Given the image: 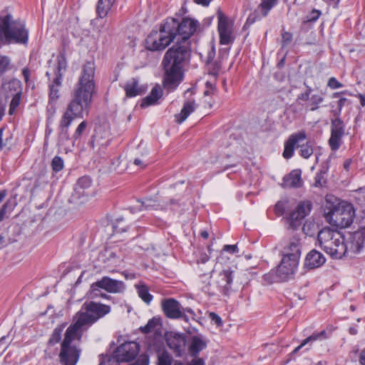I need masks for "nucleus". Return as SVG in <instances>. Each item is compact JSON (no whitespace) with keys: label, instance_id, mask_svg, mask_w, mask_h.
I'll use <instances>...</instances> for the list:
<instances>
[{"label":"nucleus","instance_id":"1","mask_svg":"<svg viewBox=\"0 0 365 365\" xmlns=\"http://www.w3.org/2000/svg\"><path fill=\"white\" fill-rule=\"evenodd\" d=\"M166 21L175 42L165 51L162 59V84L166 91L173 92L184 79V68L190 63L192 53L191 38L201 31V25L192 17L167 18Z\"/></svg>","mask_w":365,"mask_h":365},{"label":"nucleus","instance_id":"2","mask_svg":"<svg viewBox=\"0 0 365 365\" xmlns=\"http://www.w3.org/2000/svg\"><path fill=\"white\" fill-rule=\"evenodd\" d=\"M83 308L86 312H78L73 318V324H70V365L77 364L81 353V349L73 345V341L77 340L80 342L83 331L111 310L109 305L92 301L86 302Z\"/></svg>","mask_w":365,"mask_h":365},{"label":"nucleus","instance_id":"3","mask_svg":"<svg viewBox=\"0 0 365 365\" xmlns=\"http://www.w3.org/2000/svg\"><path fill=\"white\" fill-rule=\"evenodd\" d=\"M95 64L92 61H87L82 68L73 92L72 100L70 101V113L78 118L83 117V112L88 114L89 108L96 93Z\"/></svg>","mask_w":365,"mask_h":365},{"label":"nucleus","instance_id":"4","mask_svg":"<svg viewBox=\"0 0 365 365\" xmlns=\"http://www.w3.org/2000/svg\"><path fill=\"white\" fill-rule=\"evenodd\" d=\"M324 215L326 221L336 227H349L355 217L354 205L339 200L333 195H327L324 206Z\"/></svg>","mask_w":365,"mask_h":365},{"label":"nucleus","instance_id":"5","mask_svg":"<svg viewBox=\"0 0 365 365\" xmlns=\"http://www.w3.org/2000/svg\"><path fill=\"white\" fill-rule=\"evenodd\" d=\"M29 30L21 19L14 20L12 15L0 16V43L3 44H26Z\"/></svg>","mask_w":365,"mask_h":365},{"label":"nucleus","instance_id":"6","mask_svg":"<svg viewBox=\"0 0 365 365\" xmlns=\"http://www.w3.org/2000/svg\"><path fill=\"white\" fill-rule=\"evenodd\" d=\"M174 42L175 36L165 19L160 24L158 30H153L148 35L145 40V48L152 52H161Z\"/></svg>","mask_w":365,"mask_h":365},{"label":"nucleus","instance_id":"7","mask_svg":"<svg viewBox=\"0 0 365 365\" xmlns=\"http://www.w3.org/2000/svg\"><path fill=\"white\" fill-rule=\"evenodd\" d=\"M299 263L294 260L282 257L280 263L263 275L267 284L286 282L294 279L298 269Z\"/></svg>","mask_w":365,"mask_h":365},{"label":"nucleus","instance_id":"8","mask_svg":"<svg viewBox=\"0 0 365 365\" xmlns=\"http://www.w3.org/2000/svg\"><path fill=\"white\" fill-rule=\"evenodd\" d=\"M66 53L63 51L58 56V66L56 77L49 85V101L51 102L57 101L60 96L59 88L61 86L62 76L66 71Z\"/></svg>","mask_w":365,"mask_h":365},{"label":"nucleus","instance_id":"9","mask_svg":"<svg viewBox=\"0 0 365 365\" xmlns=\"http://www.w3.org/2000/svg\"><path fill=\"white\" fill-rule=\"evenodd\" d=\"M345 135V124L341 117L331 119L330 137L328 144L332 151H337L343 143Z\"/></svg>","mask_w":365,"mask_h":365},{"label":"nucleus","instance_id":"10","mask_svg":"<svg viewBox=\"0 0 365 365\" xmlns=\"http://www.w3.org/2000/svg\"><path fill=\"white\" fill-rule=\"evenodd\" d=\"M217 16L220 44L228 45L232 43L235 40L232 36V24L230 22L228 17L220 9L217 10Z\"/></svg>","mask_w":365,"mask_h":365},{"label":"nucleus","instance_id":"11","mask_svg":"<svg viewBox=\"0 0 365 365\" xmlns=\"http://www.w3.org/2000/svg\"><path fill=\"white\" fill-rule=\"evenodd\" d=\"M278 0H262L257 9L251 12L243 25L242 30L246 31L256 21L266 17L271 9L277 4Z\"/></svg>","mask_w":365,"mask_h":365},{"label":"nucleus","instance_id":"12","mask_svg":"<svg viewBox=\"0 0 365 365\" xmlns=\"http://www.w3.org/2000/svg\"><path fill=\"white\" fill-rule=\"evenodd\" d=\"M162 310L165 316L170 319H182L189 322L188 315H184L181 304L174 298H167L162 302Z\"/></svg>","mask_w":365,"mask_h":365},{"label":"nucleus","instance_id":"13","mask_svg":"<svg viewBox=\"0 0 365 365\" xmlns=\"http://www.w3.org/2000/svg\"><path fill=\"white\" fill-rule=\"evenodd\" d=\"M92 185V179L88 175H84L78 178L73 187V192L71 195L72 200L70 202H84L90 195V188Z\"/></svg>","mask_w":365,"mask_h":365},{"label":"nucleus","instance_id":"14","mask_svg":"<svg viewBox=\"0 0 365 365\" xmlns=\"http://www.w3.org/2000/svg\"><path fill=\"white\" fill-rule=\"evenodd\" d=\"M139 352V345L134 341L120 344L113 352L114 357L122 362H129L135 359Z\"/></svg>","mask_w":365,"mask_h":365},{"label":"nucleus","instance_id":"15","mask_svg":"<svg viewBox=\"0 0 365 365\" xmlns=\"http://www.w3.org/2000/svg\"><path fill=\"white\" fill-rule=\"evenodd\" d=\"M166 343L176 357H181L185 351L187 336L183 333L171 332L166 336Z\"/></svg>","mask_w":365,"mask_h":365},{"label":"nucleus","instance_id":"16","mask_svg":"<svg viewBox=\"0 0 365 365\" xmlns=\"http://www.w3.org/2000/svg\"><path fill=\"white\" fill-rule=\"evenodd\" d=\"M197 88L195 86L187 88L184 93V97L187 98L183 103V106L179 114L175 115V120L178 123L184 122L187 117L195 110L196 104L194 98L190 96L196 93Z\"/></svg>","mask_w":365,"mask_h":365},{"label":"nucleus","instance_id":"17","mask_svg":"<svg viewBox=\"0 0 365 365\" xmlns=\"http://www.w3.org/2000/svg\"><path fill=\"white\" fill-rule=\"evenodd\" d=\"M329 245H324L322 249L333 259H341L346 253V246L344 238L339 235L329 242Z\"/></svg>","mask_w":365,"mask_h":365},{"label":"nucleus","instance_id":"18","mask_svg":"<svg viewBox=\"0 0 365 365\" xmlns=\"http://www.w3.org/2000/svg\"><path fill=\"white\" fill-rule=\"evenodd\" d=\"M101 287L109 293H122L125 290V285L123 281L114 279L104 276L95 282L93 287Z\"/></svg>","mask_w":365,"mask_h":365},{"label":"nucleus","instance_id":"19","mask_svg":"<svg viewBox=\"0 0 365 365\" xmlns=\"http://www.w3.org/2000/svg\"><path fill=\"white\" fill-rule=\"evenodd\" d=\"M237 267H228L223 269L220 273L221 292L223 295H228L232 290Z\"/></svg>","mask_w":365,"mask_h":365},{"label":"nucleus","instance_id":"20","mask_svg":"<svg viewBox=\"0 0 365 365\" xmlns=\"http://www.w3.org/2000/svg\"><path fill=\"white\" fill-rule=\"evenodd\" d=\"M306 138L307 134L304 130H301L298 133L290 135L284 143L282 156L285 159L291 158L294 155L296 144L299 141L305 140Z\"/></svg>","mask_w":365,"mask_h":365},{"label":"nucleus","instance_id":"21","mask_svg":"<svg viewBox=\"0 0 365 365\" xmlns=\"http://www.w3.org/2000/svg\"><path fill=\"white\" fill-rule=\"evenodd\" d=\"M349 93L348 91H342L339 92H334L331 94V98H338L336 101H331L329 103V106L331 108V113L334 118L341 117V111L345 104L349 100L343 97L342 95Z\"/></svg>","mask_w":365,"mask_h":365},{"label":"nucleus","instance_id":"22","mask_svg":"<svg viewBox=\"0 0 365 365\" xmlns=\"http://www.w3.org/2000/svg\"><path fill=\"white\" fill-rule=\"evenodd\" d=\"M325 262L326 259L323 254L314 249L307 253L304 266L308 269H313L322 267Z\"/></svg>","mask_w":365,"mask_h":365},{"label":"nucleus","instance_id":"23","mask_svg":"<svg viewBox=\"0 0 365 365\" xmlns=\"http://www.w3.org/2000/svg\"><path fill=\"white\" fill-rule=\"evenodd\" d=\"M283 257L290 260H294L299 263L301 256V247L299 240L294 239L289 242V245L284 247Z\"/></svg>","mask_w":365,"mask_h":365},{"label":"nucleus","instance_id":"24","mask_svg":"<svg viewBox=\"0 0 365 365\" xmlns=\"http://www.w3.org/2000/svg\"><path fill=\"white\" fill-rule=\"evenodd\" d=\"M163 96V90L158 84H156L151 90L149 95L141 100L140 107L148 108L150 106L158 104V100Z\"/></svg>","mask_w":365,"mask_h":365},{"label":"nucleus","instance_id":"25","mask_svg":"<svg viewBox=\"0 0 365 365\" xmlns=\"http://www.w3.org/2000/svg\"><path fill=\"white\" fill-rule=\"evenodd\" d=\"M281 186L284 188H299L302 186L300 170H293L283 178Z\"/></svg>","mask_w":365,"mask_h":365},{"label":"nucleus","instance_id":"26","mask_svg":"<svg viewBox=\"0 0 365 365\" xmlns=\"http://www.w3.org/2000/svg\"><path fill=\"white\" fill-rule=\"evenodd\" d=\"M3 90L6 93V98L10 97L22 95V84L17 79H13L3 85Z\"/></svg>","mask_w":365,"mask_h":365},{"label":"nucleus","instance_id":"27","mask_svg":"<svg viewBox=\"0 0 365 365\" xmlns=\"http://www.w3.org/2000/svg\"><path fill=\"white\" fill-rule=\"evenodd\" d=\"M115 1V0H98L96 5V14L98 18L94 21H98L100 19L106 18Z\"/></svg>","mask_w":365,"mask_h":365},{"label":"nucleus","instance_id":"28","mask_svg":"<svg viewBox=\"0 0 365 365\" xmlns=\"http://www.w3.org/2000/svg\"><path fill=\"white\" fill-rule=\"evenodd\" d=\"M207 347V344L199 336H195L192 339L191 344L189 346L190 355L194 358H198V355L201 351Z\"/></svg>","mask_w":365,"mask_h":365},{"label":"nucleus","instance_id":"29","mask_svg":"<svg viewBox=\"0 0 365 365\" xmlns=\"http://www.w3.org/2000/svg\"><path fill=\"white\" fill-rule=\"evenodd\" d=\"M123 88L127 98H133L143 93L141 88L138 86V81L136 78H132L130 81L126 82Z\"/></svg>","mask_w":365,"mask_h":365},{"label":"nucleus","instance_id":"30","mask_svg":"<svg viewBox=\"0 0 365 365\" xmlns=\"http://www.w3.org/2000/svg\"><path fill=\"white\" fill-rule=\"evenodd\" d=\"M339 235H341L339 232H334L330 228H324L319 231L317 240L320 247H322L324 245H329V242Z\"/></svg>","mask_w":365,"mask_h":365},{"label":"nucleus","instance_id":"31","mask_svg":"<svg viewBox=\"0 0 365 365\" xmlns=\"http://www.w3.org/2000/svg\"><path fill=\"white\" fill-rule=\"evenodd\" d=\"M291 210L290 202L287 197L278 200L274 207V214L278 217L284 215L287 212L291 211Z\"/></svg>","mask_w":365,"mask_h":365},{"label":"nucleus","instance_id":"32","mask_svg":"<svg viewBox=\"0 0 365 365\" xmlns=\"http://www.w3.org/2000/svg\"><path fill=\"white\" fill-rule=\"evenodd\" d=\"M60 361L63 365H68V328L64 332V338L61 344V350L59 354Z\"/></svg>","mask_w":365,"mask_h":365},{"label":"nucleus","instance_id":"33","mask_svg":"<svg viewBox=\"0 0 365 365\" xmlns=\"http://www.w3.org/2000/svg\"><path fill=\"white\" fill-rule=\"evenodd\" d=\"M299 214L296 210L290 212L289 215L286 217V220L289 224L288 228L290 230H297L302 224V220Z\"/></svg>","mask_w":365,"mask_h":365},{"label":"nucleus","instance_id":"34","mask_svg":"<svg viewBox=\"0 0 365 365\" xmlns=\"http://www.w3.org/2000/svg\"><path fill=\"white\" fill-rule=\"evenodd\" d=\"M324 100L323 96L313 94L311 96L309 101L306 104L305 108L309 111H315L320 108V105L324 102Z\"/></svg>","mask_w":365,"mask_h":365},{"label":"nucleus","instance_id":"35","mask_svg":"<svg viewBox=\"0 0 365 365\" xmlns=\"http://www.w3.org/2000/svg\"><path fill=\"white\" fill-rule=\"evenodd\" d=\"M139 297L146 304H149L153 299L149 292V289L145 284L135 285Z\"/></svg>","mask_w":365,"mask_h":365},{"label":"nucleus","instance_id":"36","mask_svg":"<svg viewBox=\"0 0 365 365\" xmlns=\"http://www.w3.org/2000/svg\"><path fill=\"white\" fill-rule=\"evenodd\" d=\"M299 148V155L304 159H308L314 153L313 145L311 141L298 145Z\"/></svg>","mask_w":365,"mask_h":365},{"label":"nucleus","instance_id":"37","mask_svg":"<svg viewBox=\"0 0 365 365\" xmlns=\"http://www.w3.org/2000/svg\"><path fill=\"white\" fill-rule=\"evenodd\" d=\"M160 324L159 318L153 317L148 320L145 326H142L139 328L140 331L143 334L151 333L154 329Z\"/></svg>","mask_w":365,"mask_h":365},{"label":"nucleus","instance_id":"38","mask_svg":"<svg viewBox=\"0 0 365 365\" xmlns=\"http://www.w3.org/2000/svg\"><path fill=\"white\" fill-rule=\"evenodd\" d=\"M353 239L356 241L357 250L360 252L364 247L365 242V229H361L355 232L353 235Z\"/></svg>","mask_w":365,"mask_h":365},{"label":"nucleus","instance_id":"39","mask_svg":"<svg viewBox=\"0 0 365 365\" xmlns=\"http://www.w3.org/2000/svg\"><path fill=\"white\" fill-rule=\"evenodd\" d=\"M305 87H306V90L303 93H299L297 97V99H296V102L299 104V105H302V106H304V104L302 103V102H309V100H310V98H311V93L313 91V89L312 88L311 86L307 85L306 83H304Z\"/></svg>","mask_w":365,"mask_h":365},{"label":"nucleus","instance_id":"40","mask_svg":"<svg viewBox=\"0 0 365 365\" xmlns=\"http://www.w3.org/2000/svg\"><path fill=\"white\" fill-rule=\"evenodd\" d=\"M295 210L299 214L301 217L305 218L312 210V204L309 202H301L298 204Z\"/></svg>","mask_w":365,"mask_h":365},{"label":"nucleus","instance_id":"41","mask_svg":"<svg viewBox=\"0 0 365 365\" xmlns=\"http://www.w3.org/2000/svg\"><path fill=\"white\" fill-rule=\"evenodd\" d=\"M327 171L324 170H320L318 171L314 177V182L313 184V186L314 187H323L327 184V180L324 178V175L326 174Z\"/></svg>","mask_w":365,"mask_h":365},{"label":"nucleus","instance_id":"42","mask_svg":"<svg viewBox=\"0 0 365 365\" xmlns=\"http://www.w3.org/2000/svg\"><path fill=\"white\" fill-rule=\"evenodd\" d=\"M172 363L173 357L166 350L158 354L157 365H172Z\"/></svg>","mask_w":365,"mask_h":365},{"label":"nucleus","instance_id":"43","mask_svg":"<svg viewBox=\"0 0 365 365\" xmlns=\"http://www.w3.org/2000/svg\"><path fill=\"white\" fill-rule=\"evenodd\" d=\"M65 327H66V324H63L62 325L56 327L54 329V331L52 334V336L48 341V344L53 345V344L59 342V341L61 339V333Z\"/></svg>","mask_w":365,"mask_h":365},{"label":"nucleus","instance_id":"44","mask_svg":"<svg viewBox=\"0 0 365 365\" xmlns=\"http://www.w3.org/2000/svg\"><path fill=\"white\" fill-rule=\"evenodd\" d=\"M11 98V100L9 105V114L10 115H12L15 113L16 109L19 107L20 104L21 95H16Z\"/></svg>","mask_w":365,"mask_h":365},{"label":"nucleus","instance_id":"45","mask_svg":"<svg viewBox=\"0 0 365 365\" xmlns=\"http://www.w3.org/2000/svg\"><path fill=\"white\" fill-rule=\"evenodd\" d=\"M208 74L214 77H217L221 69V63L219 61H212L210 63Z\"/></svg>","mask_w":365,"mask_h":365},{"label":"nucleus","instance_id":"46","mask_svg":"<svg viewBox=\"0 0 365 365\" xmlns=\"http://www.w3.org/2000/svg\"><path fill=\"white\" fill-rule=\"evenodd\" d=\"M321 15L322 12L320 10L314 9L312 10L309 14L307 16L306 20L304 21V23H314L319 19Z\"/></svg>","mask_w":365,"mask_h":365},{"label":"nucleus","instance_id":"47","mask_svg":"<svg viewBox=\"0 0 365 365\" xmlns=\"http://www.w3.org/2000/svg\"><path fill=\"white\" fill-rule=\"evenodd\" d=\"M51 167L54 172H58L63 168V160L58 156H55L51 162Z\"/></svg>","mask_w":365,"mask_h":365},{"label":"nucleus","instance_id":"48","mask_svg":"<svg viewBox=\"0 0 365 365\" xmlns=\"http://www.w3.org/2000/svg\"><path fill=\"white\" fill-rule=\"evenodd\" d=\"M188 12L189 11L187 6V2L184 1L181 6V8L175 14L174 18L181 19V18L184 17H191L190 16L187 15Z\"/></svg>","mask_w":365,"mask_h":365},{"label":"nucleus","instance_id":"49","mask_svg":"<svg viewBox=\"0 0 365 365\" xmlns=\"http://www.w3.org/2000/svg\"><path fill=\"white\" fill-rule=\"evenodd\" d=\"M87 125H88V123L86 120L82 121L77 127V128L73 135V138L75 140H77L78 138H79L82 135V134L85 132V130H86Z\"/></svg>","mask_w":365,"mask_h":365},{"label":"nucleus","instance_id":"50","mask_svg":"<svg viewBox=\"0 0 365 365\" xmlns=\"http://www.w3.org/2000/svg\"><path fill=\"white\" fill-rule=\"evenodd\" d=\"M293 35L292 33L282 31V46L286 47L292 41Z\"/></svg>","mask_w":365,"mask_h":365},{"label":"nucleus","instance_id":"51","mask_svg":"<svg viewBox=\"0 0 365 365\" xmlns=\"http://www.w3.org/2000/svg\"><path fill=\"white\" fill-rule=\"evenodd\" d=\"M10 65V59L7 56H0V74L6 71Z\"/></svg>","mask_w":365,"mask_h":365},{"label":"nucleus","instance_id":"52","mask_svg":"<svg viewBox=\"0 0 365 365\" xmlns=\"http://www.w3.org/2000/svg\"><path fill=\"white\" fill-rule=\"evenodd\" d=\"M94 285H95V282H93V284H91L90 289L88 292V296L91 299H96L97 297H99L101 294L103 293L101 291V287H93Z\"/></svg>","mask_w":365,"mask_h":365},{"label":"nucleus","instance_id":"53","mask_svg":"<svg viewBox=\"0 0 365 365\" xmlns=\"http://www.w3.org/2000/svg\"><path fill=\"white\" fill-rule=\"evenodd\" d=\"M344 86L343 83L339 82L335 77H331L327 81V87L331 90L341 88Z\"/></svg>","mask_w":365,"mask_h":365},{"label":"nucleus","instance_id":"54","mask_svg":"<svg viewBox=\"0 0 365 365\" xmlns=\"http://www.w3.org/2000/svg\"><path fill=\"white\" fill-rule=\"evenodd\" d=\"M68 127V108L65 111L61 123V134L63 133H66L67 129Z\"/></svg>","mask_w":365,"mask_h":365},{"label":"nucleus","instance_id":"55","mask_svg":"<svg viewBox=\"0 0 365 365\" xmlns=\"http://www.w3.org/2000/svg\"><path fill=\"white\" fill-rule=\"evenodd\" d=\"M9 207V202L7 201L5 202L2 207L0 208V222H2L4 218L7 211L8 207ZM4 241V237L0 235V244H1Z\"/></svg>","mask_w":365,"mask_h":365},{"label":"nucleus","instance_id":"56","mask_svg":"<svg viewBox=\"0 0 365 365\" xmlns=\"http://www.w3.org/2000/svg\"><path fill=\"white\" fill-rule=\"evenodd\" d=\"M138 202L140 203L138 210L142 211L144 210H149L153 205V200L151 199H145L144 200H138Z\"/></svg>","mask_w":365,"mask_h":365},{"label":"nucleus","instance_id":"57","mask_svg":"<svg viewBox=\"0 0 365 365\" xmlns=\"http://www.w3.org/2000/svg\"><path fill=\"white\" fill-rule=\"evenodd\" d=\"M209 318L210 319L212 322H213L218 327H220L223 324L221 317L217 314H216L215 312H210L209 314Z\"/></svg>","mask_w":365,"mask_h":365},{"label":"nucleus","instance_id":"58","mask_svg":"<svg viewBox=\"0 0 365 365\" xmlns=\"http://www.w3.org/2000/svg\"><path fill=\"white\" fill-rule=\"evenodd\" d=\"M205 88L206 90L204 91V96H210L213 94L215 90L216 89V86L214 83L207 81L205 83Z\"/></svg>","mask_w":365,"mask_h":365},{"label":"nucleus","instance_id":"59","mask_svg":"<svg viewBox=\"0 0 365 365\" xmlns=\"http://www.w3.org/2000/svg\"><path fill=\"white\" fill-rule=\"evenodd\" d=\"M120 362L114 356L113 358L106 356L105 359L100 362L99 365H119Z\"/></svg>","mask_w":365,"mask_h":365},{"label":"nucleus","instance_id":"60","mask_svg":"<svg viewBox=\"0 0 365 365\" xmlns=\"http://www.w3.org/2000/svg\"><path fill=\"white\" fill-rule=\"evenodd\" d=\"M222 251L230 254H236L238 253L239 249L237 245H225L222 248Z\"/></svg>","mask_w":365,"mask_h":365},{"label":"nucleus","instance_id":"61","mask_svg":"<svg viewBox=\"0 0 365 365\" xmlns=\"http://www.w3.org/2000/svg\"><path fill=\"white\" fill-rule=\"evenodd\" d=\"M215 56V47L214 45H212L207 52V59H206V64L208 65L210 63H212L213 61V59Z\"/></svg>","mask_w":365,"mask_h":365},{"label":"nucleus","instance_id":"62","mask_svg":"<svg viewBox=\"0 0 365 365\" xmlns=\"http://www.w3.org/2000/svg\"><path fill=\"white\" fill-rule=\"evenodd\" d=\"M314 338V340L316 341L317 340H322L327 338V334L325 330H322L319 332H315L312 334Z\"/></svg>","mask_w":365,"mask_h":365},{"label":"nucleus","instance_id":"63","mask_svg":"<svg viewBox=\"0 0 365 365\" xmlns=\"http://www.w3.org/2000/svg\"><path fill=\"white\" fill-rule=\"evenodd\" d=\"M182 311L183 312L184 315H187V314H189L188 317H189L190 319H195V318L196 317V314L192 310V309H191L190 307L184 308V307H182Z\"/></svg>","mask_w":365,"mask_h":365},{"label":"nucleus","instance_id":"64","mask_svg":"<svg viewBox=\"0 0 365 365\" xmlns=\"http://www.w3.org/2000/svg\"><path fill=\"white\" fill-rule=\"evenodd\" d=\"M187 365H205V361L202 358H195L192 359Z\"/></svg>","mask_w":365,"mask_h":365}]
</instances>
